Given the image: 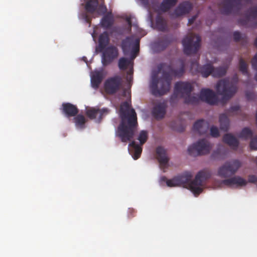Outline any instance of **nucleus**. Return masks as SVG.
Here are the masks:
<instances>
[{"instance_id": "obj_1", "label": "nucleus", "mask_w": 257, "mask_h": 257, "mask_svg": "<svg viewBox=\"0 0 257 257\" xmlns=\"http://www.w3.org/2000/svg\"><path fill=\"white\" fill-rule=\"evenodd\" d=\"M178 67L173 68L172 65L162 63L158 65V69H164L163 77L158 79L156 75L152 76L150 83L152 93L156 96H161L169 91L172 77H181L185 72V62L182 59L176 61Z\"/></svg>"}, {"instance_id": "obj_2", "label": "nucleus", "mask_w": 257, "mask_h": 257, "mask_svg": "<svg viewBox=\"0 0 257 257\" xmlns=\"http://www.w3.org/2000/svg\"><path fill=\"white\" fill-rule=\"evenodd\" d=\"M211 177V173L206 170L200 171L196 175L194 179L191 181L192 178L191 173L186 172L181 175L175 176L171 179H167L165 176L161 178V182H165L167 186L170 187L187 186L188 188L195 195H198L203 191L202 186L204 181Z\"/></svg>"}, {"instance_id": "obj_3", "label": "nucleus", "mask_w": 257, "mask_h": 257, "mask_svg": "<svg viewBox=\"0 0 257 257\" xmlns=\"http://www.w3.org/2000/svg\"><path fill=\"white\" fill-rule=\"evenodd\" d=\"M127 101L122 102L120 107L119 115L121 122L116 135L122 142H127L133 139L138 123L137 114Z\"/></svg>"}, {"instance_id": "obj_4", "label": "nucleus", "mask_w": 257, "mask_h": 257, "mask_svg": "<svg viewBox=\"0 0 257 257\" xmlns=\"http://www.w3.org/2000/svg\"><path fill=\"white\" fill-rule=\"evenodd\" d=\"M238 79L234 76L230 81L227 78L219 80L216 84V89L217 93L226 99H230L237 92Z\"/></svg>"}, {"instance_id": "obj_5", "label": "nucleus", "mask_w": 257, "mask_h": 257, "mask_svg": "<svg viewBox=\"0 0 257 257\" xmlns=\"http://www.w3.org/2000/svg\"><path fill=\"white\" fill-rule=\"evenodd\" d=\"M201 40L198 35L191 33L187 36L182 40L184 53L187 55L196 54L200 47Z\"/></svg>"}, {"instance_id": "obj_6", "label": "nucleus", "mask_w": 257, "mask_h": 257, "mask_svg": "<svg viewBox=\"0 0 257 257\" xmlns=\"http://www.w3.org/2000/svg\"><path fill=\"white\" fill-rule=\"evenodd\" d=\"M140 39L133 36L127 37L121 42V47L124 55L131 52V58L134 59L140 50Z\"/></svg>"}, {"instance_id": "obj_7", "label": "nucleus", "mask_w": 257, "mask_h": 257, "mask_svg": "<svg viewBox=\"0 0 257 257\" xmlns=\"http://www.w3.org/2000/svg\"><path fill=\"white\" fill-rule=\"evenodd\" d=\"M193 87L191 83L187 82H177L174 86L173 93L170 97L171 103H176L179 98H184L190 94L193 91Z\"/></svg>"}, {"instance_id": "obj_8", "label": "nucleus", "mask_w": 257, "mask_h": 257, "mask_svg": "<svg viewBox=\"0 0 257 257\" xmlns=\"http://www.w3.org/2000/svg\"><path fill=\"white\" fill-rule=\"evenodd\" d=\"M241 166L240 161L235 159L225 162L218 170V175L222 178H229L234 175Z\"/></svg>"}, {"instance_id": "obj_9", "label": "nucleus", "mask_w": 257, "mask_h": 257, "mask_svg": "<svg viewBox=\"0 0 257 257\" xmlns=\"http://www.w3.org/2000/svg\"><path fill=\"white\" fill-rule=\"evenodd\" d=\"M211 148L209 142L206 139H203L189 146L188 152L189 154L192 156L203 155L208 154Z\"/></svg>"}, {"instance_id": "obj_10", "label": "nucleus", "mask_w": 257, "mask_h": 257, "mask_svg": "<svg viewBox=\"0 0 257 257\" xmlns=\"http://www.w3.org/2000/svg\"><path fill=\"white\" fill-rule=\"evenodd\" d=\"M102 51L101 63L103 66L110 64L118 56V50L115 46H108Z\"/></svg>"}, {"instance_id": "obj_11", "label": "nucleus", "mask_w": 257, "mask_h": 257, "mask_svg": "<svg viewBox=\"0 0 257 257\" xmlns=\"http://www.w3.org/2000/svg\"><path fill=\"white\" fill-rule=\"evenodd\" d=\"M121 84V77L116 75L106 79L104 82V87L107 94H113L120 89Z\"/></svg>"}, {"instance_id": "obj_12", "label": "nucleus", "mask_w": 257, "mask_h": 257, "mask_svg": "<svg viewBox=\"0 0 257 257\" xmlns=\"http://www.w3.org/2000/svg\"><path fill=\"white\" fill-rule=\"evenodd\" d=\"M200 100L214 105L218 103V98L214 92L210 89H202L199 94Z\"/></svg>"}, {"instance_id": "obj_13", "label": "nucleus", "mask_w": 257, "mask_h": 257, "mask_svg": "<svg viewBox=\"0 0 257 257\" xmlns=\"http://www.w3.org/2000/svg\"><path fill=\"white\" fill-rule=\"evenodd\" d=\"M191 69L196 67V71L200 73L204 78L208 77L210 75H212L213 66L211 63H207L202 66H200L197 61H196L191 63Z\"/></svg>"}, {"instance_id": "obj_14", "label": "nucleus", "mask_w": 257, "mask_h": 257, "mask_svg": "<svg viewBox=\"0 0 257 257\" xmlns=\"http://www.w3.org/2000/svg\"><path fill=\"white\" fill-rule=\"evenodd\" d=\"M156 158L160 164L161 169H165L168 167L169 158L166 151L162 147H158L156 149Z\"/></svg>"}, {"instance_id": "obj_15", "label": "nucleus", "mask_w": 257, "mask_h": 257, "mask_svg": "<svg viewBox=\"0 0 257 257\" xmlns=\"http://www.w3.org/2000/svg\"><path fill=\"white\" fill-rule=\"evenodd\" d=\"M109 110L107 108L96 109L92 108L88 109L86 112V114L90 119L98 118L100 121L103 117L107 114Z\"/></svg>"}, {"instance_id": "obj_16", "label": "nucleus", "mask_w": 257, "mask_h": 257, "mask_svg": "<svg viewBox=\"0 0 257 257\" xmlns=\"http://www.w3.org/2000/svg\"><path fill=\"white\" fill-rule=\"evenodd\" d=\"M167 104L165 102H159L156 104L152 109V115L157 119H161L164 117L166 113Z\"/></svg>"}, {"instance_id": "obj_17", "label": "nucleus", "mask_w": 257, "mask_h": 257, "mask_svg": "<svg viewBox=\"0 0 257 257\" xmlns=\"http://www.w3.org/2000/svg\"><path fill=\"white\" fill-rule=\"evenodd\" d=\"M174 41V39L171 36L165 35L160 38L158 40L155 42L154 43V46L157 51H163Z\"/></svg>"}, {"instance_id": "obj_18", "label": "nucleus", "mask_w": 257, "mask_h": 257, "mask_svg": "<svg viewBox=\"0 0 257 257\" xmlns=\"http://www.w3.org/2000/svg\"><path fill=\"white\" fill-rule=\"evenodd\" d=\"M242 0H225V3L223 5L221 9V13L224 15H229L232 12L234 6H236L238 9H240Z\"/></svg>"}, {"instance_id": "obj_19", "label": "nucleus", "mask_w": 257, "mask_h": 257, "mask_svg": "<svg viewBox=\"0 0 257 257\" xmlns=\"http://www.w3.org/2000/svg\"><path fill=\"white\" fill-rule=\"evenodd\" d=\"M62 111L66 117H70L76 116L79 110L76 105L66 102L62 104Z\"/></svg>"}, {"instance_id": "obj_20", "label": "nucleus", "mask_w": 257, "mask_h": 257, "mask_svg": "<svg viewBox=\"0 0 257 257\" xmlns=\"http://www.w3.org/2000/svg\"><path fill=\"white\" fill-rule=\"evenodd\" d=\"M209 123L204 119L196 121L193 125V130L200 135L205 134L208 131Z\"/></svg>"}, {"instance_id": "obj_21", "label": "nucleus", "mask_w": 257, "mask_h": 257, "mask_svg": "<svg viewBox=\"0 0 257 257\" xmlns=\"http://www.w3.org/2000/svg\"><path fill=\"white\" fill-rule=\"evenodd\" d=\"M192 9V6L191 3L188 2H184L178 5L174 13L177 17H179L189 13Z\"/></svg>"}, {"instance_id": "obj_22", "label": "nucleus", "mask_w": 257, "mask_h": 257, "mask_svg": "<svg viewBox=\"0 0 257 257\" xmlns=\"http://www.w3.org/2000/svg\"><path fill=\"white\" fill-rule=\"evenodd\" d=\"M250 18L255 19L257 18V6L250 8L245 14L243 18H241L238 20V23L242 26L247 27L250 21Z\"/></svg>"}, {"instance_id": "obj_23", "label": "nucleus", "mask_w": 257, "mask_h": 257, "mask_svg": "<svg viewBox=\"0 0 257 257\" xmlns=\"http://www.w3.org/2000/svg\"><path fill=\"white\" fill-rule=\"evenodd\" d=\"M222 183L227 186H243L247 184V181L241 177L235 176L222 181Z\"/></svg>"}, {"instance_id": "obj_24", "label": "nucleus", "mask_w": 257, "mask_h": 257, "mask_svg": "<svg viewBox=\"0 0 257 257\" xmlns=\"http://www.w3.org/2000/svg\"><path fill=\"white\" fill-rule=\"evenodd\" d=\"M103 73L101 71H94L91 76V84L93 88L97 89L103 78Z\"/></svg>"}, {"instance_id": "obj_25", "label": "nucleus", "mask_w": 257, "mask_h": 257, "mask_svg": "<svg viewBox=\"0 0 257 257\" xmlns=\"http://www.w3.org/2000/svg\"><path fill=\"white\" fill-rule=\"evenodd\" d=\"M178 0H163L158 9L155 8L154 9L156 11L167 12L175 6Z\"/></svg>"}, {"instance_id": "obj_26", "label": "nucleus", "mask_w": 257, "mask_h": 257, "mask_svg": "<svg viewBox=\"0 0 257 257\" xmlns=\"http://www.w3.org/2000/svg\"><path fill=\"white\" fill-rule=\"evenodd\" d=\"M223 141L233 150H236L238 147V140L231 134L224 135L223 137Z\"/></svg>"}, {"instance_id": "obj_27", "label": "nucleus", "mask_w": 257, "mask_h": 257, "mask_svg": "<svg viewBox=\"0 0 257 257\" xmlns=\"http://www.w3.org/2000/svg\"><path fill=\"white\" fill-rule=\"evenodd\" d=\"M219 121L220 130L225 132H227L230 126V120L227 115L225 113L221 114L219 115Z\"/></svg>"}, {"instance_id": "obj_28", "label": "nucleus", "mask_w": 257, "mask_h": 257, "mask_svg": "<svg viewBox=\"0 0 257 257\" xmlns=\"http://www.w3.org/2000/svg\"><path fill=\"white\" fill-rule=\"evenodd\" d=\"M129 146L132 148V155L135 160L139 159L142 152V148L141 145L136 143L134 141H132L130 144Z\"/></svg>"}, {"instance_id": "obj_29", "label": "nucleus", "mask_w": 257, "mask_h": 257, "mask_svg": "<svg viewBox=\"0 0 257 257\" xmlns=\"http://www.w3.org/2000/svg\"><path fill=\"white\" fill-rule=\"evenodd\" d=\"M113 24V18L111 13L104 16L101 21V26L105 29L111 27Z\"/></svg>"}, {"instance_id": "obj_30", "label": "nucleus", "mask_w": 257, "mask_h": 257, "mask_svg": "<svg viewBox=\"0 0 257 257\" xmlns=\"http://www.w3.org/2000/svg\"><path fill=\"white\" fill-rule=\"evenodd\" d=\"M109 39L107 32H105L99 36L98 39V45L101 51L107 47L106 46L109 43Z\"/></svg>"}, {"instance_id": "obj_31", "label": "nucleus", "mask_w": 257, "mask_h": 257, "mask_svg": "<svg viewBox=\"0 0 257 257\" xmlns=\"http://www.w3.org/2000/svg\"><path fill=\"white\" fill-rule=\"evenodd\" d=\"M99 0H89L86 2L85 9L87 12L93 14L96 12Z\"/></svg>"}, {"instance_id": "obj_32", "label": "nucleus", "mask_w": 257, "mask_h": 257, "mask_svg": "<svg viewBox=\"0 0 257 257\" xmlns=\"http://www.w3.org/2000/svg\"><path fill=\"white\" fill-rule=\"evenodd\" d=\"M74 122L77 128L83 129L85 128V124L86 122V118L82 114H77L74 117Z\"/></svg>"}, {"instance_id": "obj_33", "label": "nucleus", "mask_w": 257, "mask_h": 257, "mask_svg": "<svg viewBox=\"0 0 257 257\" xmlns=\"http://www.w3.org/2000/svg\"><path fill=\"white\" fill-rule=\"evenodd\" d=\"M133 59L132 58L131 59L124 57L120 58L118 62L119 68L122 70L126 69L128 66L133 64Z\"/></svg>"}, {"instance_id": "obj_34", "label": "nucleus", "mask_w": 257, "mask_h": 257, "mask_svg": "<svg viewBox=\"0 0 257 257\" xmlns=\"http://www.w3.org/2000/svg\"><path fill=\"white\" fill-rule=\"evenodd\" d=\"M156 27L160 31L164 32L167 29V24L165 20L160 16L156 18Z\"/></svg>"}, {"instance_id": "obj_35", "label": "nucleus", "mask_w": 257, "mask_h": 257, "mask_svg": "<svg viewBox=\"0 0 257 257\" xmlns=\"http://www.w3.org/2000/svg\"><path fill=\"white\" fill-rule=\"evenodd\" d=\"M227 69V67L224 66H220L215 68L213 67L212 76L217 78L222 77L226 74Z\"/></svg>"}, {"instance_id": "obj_36", "label": "nucleus", "mask_w": 257, "mask_h": 257, "mask_svg": "<svg viewBox=\"0 0 257 257\" xmlns=\"http://www.w3.org/2000/svg\"><path fill=\"white\" fill-rule=\"evenodd\" d=\"M184 103L187 104L195 105L199 103L200 99L199 96H191L190 94L187 95L184 98Z\"/></svg>"}, {"instance_id": "obj_37", "label": "nucleus", "mask_w": 257, "mask_h": 257, "mask_svg": "<svg viewBox=\"0 0 257 257\" xmlns=\"http://www.w3.org/2000/svg\"><path fill=\"white\" fill-rule=\"evenodd\" d=\"M252 136V131L248 127H245L240 132L239 135V137L244 139H248L251 138Z\"/></svg>"}, {"instance_id": "obj_38", "label": "nucleus", "mask_w": 257, "mask_h": 257, "mask_svg": "<svg viewBox=\"0 0 257 257\" xmlns=\"http://www.w3.org/2000/svg\"><path fill=\"white\" fill-rule=\"evenodd\" d=\"M96 12L100 15H103L106 13L107 8L104 4V0L98 1V7Z\"/></svg>"}, {"instance_id": "obj_39", "label": "nucleus", "mask_w": 257, "mask_h": 257, "mask_svg": "<svg viewBox=\"0 0 257 257\" xmlns=\"http://www.w3.org/2000/svg\"><path fill=\"white\" fill-rule=\"evenodd\" d=\"M148 132L146 131H141L138 136V140L139 141L140 145L142 146L148 140Z\"/></svg>"}, {"instance_id": "obj_40", "label": "nucleus", "mask_w": 257, "mask_h": 257, "mask_svg": "<svg viewBox=\"0 0 257 257\" xmlns=\"http://www.w3.org/2000/svg\"><path fill=\"white\" fill-rule=\"evenodd\" d=\"M239 70L242 72L243 74L248 75V72L247 71V65L241 58L239 59Z\"/></svg>"}, {"instance_id": "obj_41", "label": "nucleus", "mask_w": 257, "mask_h": 257, "mask_svg": "<svg viewBox=\"0 0 257 257\" xmlns=\"http://www.w3.org/2000/svg\"><path fill=\"white\" fill-rule=\"evenodd\" d=\"M240 107L239 105L231 106L227 110V113L229 116L237 114L238 112L240 110Z\"/></svg>"}, {"instance_id": "obj_42", "label": "nucleus", "mask_w": 257, "mask_h": 257, "mask_svg": "<svg viewBox=\"0 0 257 257\" xmlns=\"http://www.w3.org/2000/svg\"><path fill=\"white\" fill-rule=\"evenodd\" d=\"M254 46L257 48V38L254 41ZM251 64L253 69L257 70V53L251 60Z\"/></svg>"}, {"instance_id": "obj_43", "label": "nucleus", "mask_w": 257, "mask_h": 257, "mask_svg": "<svg viewBox=\"0 0 257 257\" xmlns=\"http://www.w3.org/2000/svg\"><path fill=\"white\" fill-rule=\"evenodd\" d=\"M210 135L212 137L217 138L219 136V133L218 128L215 126H212L210 128Z\"/></svg>"}, {"instance_id": "obj_44", "label": "nucleus", "mask_w": 257, "mask_h": 257, "mask_svg": "<svg viewBox=\"0 0 257 257\" xmlns=\"http://www.w3.org/2000/svg\"><path fill=\"white\" fill-rule=\"evenodd\" d=\"M251 150H257V136L253 138L250 143Z\"/></svg>"}, {"instance_id": "obj_45", "label": "nucleus", "mask_w": 257, "mask_h": 257, "mask_svg": "<svg viewBox=\"0 0 257 257\" xmlns=\"http://www.w3.org/2000/svg\"><path fill=\"white\" fill-rule=\"evenodd\" d=\"M245 97L248 100H253L255 98V94L250 91H247L245 92Z\"/></svg>"}, {"instance_id": "obj_46", "label": "nucleus", "mask_w": 257, "mask_h": 257, "mask_svg": "<svg viewBox=\"0 0 257 257\" xmlns=\"http://www.w3.org/2000/svg\"><path fill=\"white\" fill-rule=\"evenodd\" d=\"M233 39L235 42H238L240 41L241 38V34L238 32L235 31L233 33Z\"/></svg>"}, {"instance_id": "obj_47", "label": "nucleus", "mask_w": 257, "mask_h": 257, "mask_svg": "<svg viewBox=\"0 0 257 257\" xmlns=\"http://www.w3.org/2000/svg\"><path fill=\"white\" fill-rule=\"evenodd\" d=\"M248 181L249 183H256L257 182V177L254 175H249Z\"/></svg>"}, {"instance_id": "obj_48", "label": "nucleus", "mask_w": 257, "mask_h": 257, "mask_svg": "<svg viewBox=\"0 0 257 257\" xmlns=\"http://www.w3.org/2000/svg\"><path fill=\"white\" fill-rule=\"evenodd\" d=\"M141 1V3L142 5L144 6V7L148 9V10H150V5L149 3V0H140Z\"/></svg>"}, {"instance_id": "obj_49", "label": "nucleus", "mask_w": 257, "mask_h": 257, "mask_svg": "<svg viewBox=\"0 0 257 257\" xmlns=\"http://www.w3.org/2000/svg\"><path fill=\"white\" fill-rule=\"evenodd\" d=\"M83 18L85 21L90 25L91 18L86 14H83Z\"/></svg>"}, {"instance_id": "obj_50", "label": "nucleus", "mask_w": 257, "mask_h": 257, "mask_svg": "<svg viewBox=\"0 0 257 257\" xmlns=\"http://www.w3.org/2000/svg\"><path fill=\"white\" fill-rule=\"evenodd\" d=\"M136 213L135 210L133 208L129 209V214L128 217L132 218L135 216V214Z\"/></svg>"}, {"instance_id": "obj_51", "label": "nucleus", "mask_w": 257, "mask_h": 257, "mask_svg": "<svg viewBox=\"0 0 257 257\" xmlns=\"http://www.w3.org/2000/svg\"><path fill=\"white\" fill-rule=\"evenodd\" d=\"M128 75H129V76H128L127 77H126V80L129 83H131V82L133 80V77L131 75V72H128Z\"/></svg>"}, {"instance_id": "obj_52", "label": "nucleus", "mask_w": 257, "mask_h": 257, "mask_svg": "<svg viewBox=\"0 0 257 257\" xmlns=\"http://www.w3.org/2000/svg\"><path fill=\"white\" fill-rule=\"evenodd\" d=\"M196 19V16H194L192 18H191V19H189V21H188L189 24L190 25L193 24Z\"/></svg>"}, {"instance_id": "obj_53", "label": "nucleus", "mask_w": 257, "mask_h": 257, "mask_svg": "<svg viewBox=\"0 0 257 257\" xmlns=\"http://www.w3.org/2000/svg\"><path fill=\"white\" fill-rule=\"evenodd\" d=\"M219 154V151L217 150L216 151H214L212 155H211V157L212 158H214V159H216V157H217V155Z\"/></svg>"}, {"instance_id": "obj_54", "label": "nucleus", "mask_w": 257, "mask_h": 257, "mask_svg": "<svg viewBox=\"0 0 257 257\" xmlns=\"http://www.w3.org/2000/svg\"><path fill=\"white\" fill-rule=\"evenodd\" d=\"M126 20V22H127V23L128 24L130 28L131 29V27H132V21H131V18H127Z\"/></svg>"}, {"instance_id": "obj_55", "label": "nucleus", "mask_w": 257, "mask_h": 257, "mask_svg": "<svg viewBox=\"0 0 257 257\" xmlns=\"http://www.w3.org/2000/svg\"><path fill=\"white\" fill-rule=\"evenodd\" d=\"M254 79L257 81V72L255 74Z\"/></svg>"}, {"instance_id": "obj_56", "label": "nucleus", "mask_w": 257, "mask_h": 257, "mask_svg": "<svg viewBox=\"0 0 257 257\" xmlns=\"http://www.w3.org/2000/svg\"><path fill=\"white\" fill-rule=\"evenodd\" d=\"M254 162L255 163L256 165H257V157L254 159Z\"/></svg>"}, {"instance_id": "obj_57", "label": "nucleus", "mask_w": 257, "mask_h": 257, "mask_svg": "<svg viewBox=\"0 0 257 257\" xmlns=\"http://www.w3.org/2000/svg\"><path fill=\"white\" fill-rule=\"evenodd\" d=\"M184 130V128H182L181 131H183Z\"/></svg>"}]
</instances>
